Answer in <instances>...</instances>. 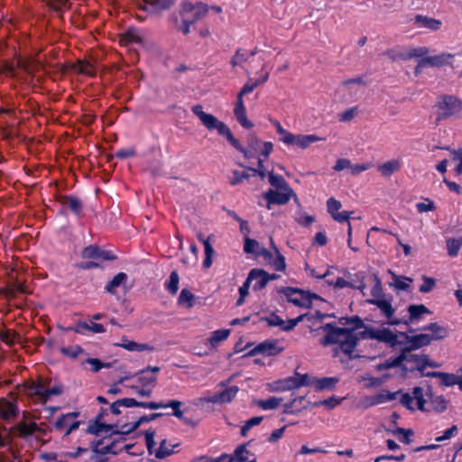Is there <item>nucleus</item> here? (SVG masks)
Masks as SVG:
<instances>
[{
  "mask_svg": "<svg viewBox=\"0 0 462 462\" xmlns=\"http://www.w3.org/2000/svg\"><path fill=\"white\" fill-rule=\"evenodd\" d=\"M143 41L141 32L134 28L128 29L126 32L121 34L120 42L123 45H128L133 43H141Z\"/></svg>",
  "mask_w": 462,
  "mask_h": 462,
  "instance_id": "34",
  "label": "nucleus"
},
{
  "mask_svg": "<svg viewBox=\"0 0 462 462\" xmlns=\"http://www.w3.org/2000/svg\"><path fill=\"white\" fill-rule=\"evenodd\" d=\"M438 115L436 121L439 122L455 116L462 110V100L451 95L442 96L436 105Z\"/></svg>",
  "mask_w": 462,
  "mask_h": 462,
  "instance_id": "7",
  "label": "nucleus"
},
{
  "mask_svg": "<svg viewBox=\"0 0 462 462\" xmlns=\"http://www.w3.org/2000/svg\"><path fill=\"white\" fill-rule=\"evenodd\" d=\"M430 407L426 408V411L432 410L437 412H443L447 409V402L442 395L433 397L432 394H430Z\"/></svg>",
  "mask_w": 462,
  "mask_h": 462,
  "instance_id": "43",
  "label": "nucleus"
},
{
  "mask_svg": "<svg viewBox=\"0 0 462 462\" xmlns=\"http://www.w3.org/2000/svg\"><path fill=\"white\" fill-rule=\"evenodd\" d=\"M244 95L237 93L236 100L234 105V116L238 122V124L245 129L250 130L254 125V123L247 117L246 107L244 101Z\"/></svg>",
  "mask_w": 462,
  "mask_h": 462,
  "instance_id": "18",
  "label": "nucleus"
},
{
  "mask_svg": "<svg viewBox=\"0 0 462 462\" xmlns=\"http://www.w3.org/2000/svg\"><path fill=\"white\" fill-rule=\"evenodd\" d=\"M270 122L275 127L277 134L281 136L280 142L287 147H297L305 150L312 143L324 140V138L316 134H293L286 130L276 119H270Z\"/></svg>",
  "mask_w": 462,
  "mask_h": 462,
  "instance_id": "4",
  "label": "nucleus"
},
{
  "mask_svg": "<svg viewBox=\"0 0 462 462\" xmlns=\"http://www.w3.org/2000/svg\"><path fill=\"white\" fill-rule=\"evenodd\" d=\"M159 367H149L142 371L136 375V384L131 385L139 396L149 397L156 384V373L159 372Z\"/></svg>",
  "mask_w": 462,
  "mask_h": 462,
  "instance_id": "6",
  "label": "nucleus"
},
{
  "mask_svg": "<svg viewBox=\"0 0 462 462\" xmlns=\"http://www.w3.org/2000/svg\"><path fill=\"white\" fill-rule=\"evenodd\" d=\"M36 424L35 423H21L18 426L19 433L23 436L27 437L32 435L36 430Z\"/></svg>",
  "mask_w": 462,
  "mask_h": 462,
  "instance_id": "63",
  "label": "nucleus"
},
{
  "mask_svg": "<svg viewBox=\"0 0 462 462\" xmlns=\"http://www.w3.org/2000/svg\"><path fill=\"white\" fill-rule=\"evenodd\" d=\"M284 347L276 339L265 340L255 346L250 352L251 355L262 354L264 356H275L282 352Z\"/></svg>",
  "mask_w": 462,
  "mask_h": 462,
  "instance_id": "19",
  "label": "nucleus"
},
{
  "mask_svg": "<svg viewBox=\"0 0 462 462\" xmlns=\"http://www.w3.org/2000/svg\"><path fill=\"white\" fill-rule=\"evenodd\" d=\"M179 274L177 272L173 271L171 273L168 282L165 283L166 290L171 294H176L179 289Z\"/></svg>",
  "mask_w": 462,
  "mask_h": 462,
  "instance_id": "51",
  "label": "nucleus"
},
{
  "mask_svg": "<svg viewBox=\"0 0 462 462\" xmlns=\"http://www.w3.org/2000/svg\"><path fill=\"white\" fill-rule=\"evenodd\" d=\"M268 180L269 183L276 189H291L282 176L274 174L272 171L268 173Z\"/></svg>",
  "mask_w": 462,
  "mask_h": 462,
  "instance_id": "45",
  "label": "nucleus"
},
{
  "mask_svg": "<svg viewBox=\"0 0 462 462\" xmlns=\"http://www.w3.org/2000/svg\"><path fill=\"white\" fill-rule=\"evenodd\" d=\"M405 361L415 363L416 364V370L422 373L425 370V363L427 360V355H414L406 353Z\"/></svg>",
  "mask_w": 462,
  "mask_h": 462,
  "instance_id": "44",
  "label": "nucleus"
},
{
  "mask_svg": "<svg viewBox=\"0 0 462 462\" xmlns=\"http://www.w3.org/2000/svg\"><path fill=\"white\" fill-rule=\"evenodd\" d=\"M211 238H213V235L209 236L207 240L203 241L204 245V253L205 259L203 261V266L205 268H209L212 265V257L214 255V249L210 243Z\"/></svg>",
  "mask_w": 462,
  "mask_h": 462,
  "instance_id": "41",
  "label": "nucleus"
},
{
  "mask_svg": "<svg viewBox=\"0 0 462 462\" xmlns=\"http://www.w3.org/2000/svg\"><path fill=\"white\" fill-rule=\"evenodd\" d=\"M401 391L393 393L389 391H382L380 393H377V404L395 400L396 396L399 395Z\"/></svg>",
  "mask_w": 462,
  "mask_h": 462,
  "instance_id": "58",
  "label": "nucleus"
},
{
  "mask_svg": "<svg viewBox=\"0 0 462 462\" xmlns=\"http://www.w3.org/2000/svg\"><path fill=\"white\" fill-rule=\"evenodd\" d=\"M179 447L178 443H171L166 439L160 442V446L154 449V456L157 458L163 459L175 452V448Z\"/></svg>",
  "mask_w": 462,
  "mask_h": 462,
  "instance_id": "32",
  "label": "nucleus"
},
{
  "mask_svg": "<svg viewBox=\"0 0 462 462\" xmlns=\"http://www.w3.org/2000/svg\"><path fill=\"white\" fill-rule=\"evenodd\" d=\"M68 330H71L82 335L86 334L87 331L92 332L94 334H100L106 332V329L102 324L95 323L93 321L78 322L73 328H68Z\"/></svg>",
  "mask_w": 462,
  "mask_h": 462,
  "instance_id": "24",
  "label": "nucleus"
},
{
  "mask_svg": "<svg viewBox=\"0 0 462 462\" xmlns=\"http://www.w3.org/2000/svg\"><path fill=\"white\" fill-rule=\"evenodd\" d=\"M78 416V412H69L61 415L54 423L55 430L63 432L65 436L69 435L79 427L80 422L77 420Z\"/></svg>",
  "mask_w": 462,
  "mask_h": 462,
  "instance_id": "17",
  "label": "nucleus"
},
{
  "mask_svg": "<svg viewBox=\"0 0 462 462\" xmlns=\"http://www.w3.org/2000/svg\"><path fill=\"white\" fill-rule=\"evenodd\" d=\"M282 398L277 397H270L267 400H260L256 402L257 406H259L261 409L268 411V410H274L276 409L280 403L282 402Z\"/></svg>",
  "mask_w": 462,
  "mask_h": 462,
  "instance_id": "49",
  "label": "nucleus"
},
{
  "mask_svg": "<svg viewBox=\"0 0 462 462\" xmlns=\"http://www.w3.org/2000/svg\"><path fill=\"white\" fill-rule=\"evenodd\" d=\"M306 314H301L295 319L283 320L282 318L275 314H272L266 319V322L271 327H279L283 331L292 330L302 319Z\"/></svg>",
  "mask_w": 462,
  "mask_h": 462,
  "instance_id": "21",
  "label": "nucleus"
},
{
  "mask_svg": "<svg viewBox=\"0 0 462 462\" xmlns=\"http://www.w3.org/2000/svg\"><path fill=\"white\" fill-rule=\"evenodd\" d=\"M460 375H457L455 374H448L441 372L439 375V379L441 380L440 383L444 386H453L457 384L458 379Z\"/></svg>",
  "mask_w": 462,
  "mask_h": 462,
  "instance_id": "53",
  "label": "nucleus"
},
{
  "mask_svg": "<svg viewBox=\"0 0 462 462\" xmlns=\"http://www.w3.org/2000/svg\"><path fill=\"white\" fill-rule=\"evenodd\" d=\"M181 402L180 401L172 400L168 403L164 404L162 408H171L173 410V415L179 419L183 417V411L180 409Z\"/></svg>",
  "mask_w": 462,
  "mask_h": 462,
  "instance_id": "60",
  "label": "nucleus"
},
{
  "mask_svg": "<svg viewBox=\"0 0 462 462\" xmlns=\"http://www.w3.org/2000/svg\"><path fill=\"white\" fill-rule=\"evenodd\" d=\"M310 384V379L308 374L295 373L292 376L277 380L273 383L272 388L275 392H285L307 386Z\"/></svg>",
  "mask_w": 462,
  "mask_h": 462,
  "instance_id": "9",
  "label": "nucleus"
},
{
  "mask_svg": "<svg viewBox=\"0 0 462 462\" xmlns=\"http://www.w3.org/2000/svg\"><path fill=\"white\" fill-rule=\"evenodd\" d=\"M282 292L289 302L297 307L309 309L311 306V297L308 292L290 287L283 288Z\"/></svg>",
  "mask_w": 462,
  "mask_h": 462,
  "instance_id": "16",
  "label": "nucleus"
},
{
  "mask_svg": "<svg viewBox=\"0 0 462 462\" xmlns=\"http://www.w3.org/2000/svg\"><path fill=\"white\" fill-rule=\"evenodd\" d=\"M75 70L78 73H80V74H83L86 76H89V77L94 76L96 73L95 67L90 62L86 61V60H79L75 65Z\"/></svg>",
  "mask_w": 462,
  "mask_h": 462,
  "instance_id": "47",
  "label": "nucleus"
},
{
  "mask_svg": "<svg viewBox=\"0 0 462 462\" xmlns=\"http://www.w3.org/2000/svg\"><path fill=\"white\" fill-rule=\"evenodd\" d=\"M347 282H350L351 283L356 285V286H348L349 288L357 289L362 292V294L364 296H366V292H365L366 285L365 283V275L363 273H357L354 275H348Z\"/></svg>",
  "mask_w": 462,
  "mask_h": 462,
  "instance_id": "38",
  "label": "nucleus"
},
{
  "mask_svg": "<svg viewBox=\"0 0 462 462\" xmlns=\"http://www.w3.org/2000/svg\"><path fill=\"white\" fill-rule=\"evenodd\" d=\"M400 394V402L407 409L414 411V408L412 407V402L413 400H416L418 410L421 411H425L427 410L425 407L427 400L424 397V391L421 387L415 386L412 389V394H410L408 393H402V392Z\"/></svg>",
  "mask_w": 462,
  "mask_h": 462,
  "instance_id": "13",
  "label": "nucleus"
},
{
  "mask_svg": "<svg viewBox=\"0 0 462 462\" xmlns=\"http://www.w3.org/2000/svg\"><path fill=\"white\" fill-rule=\"evenodd\" d=\"M406 351L402 348L401 351V354L398 356L391 357L389 358L384 364L377 365V370L382 368H392V367H398L401 365V364L405 361L406 357Z\"/></svg>",
  "mask_w": 462,
  "mask_h": 462,
  "instance_id": "42",
  "label": "nucleus"
},
{
  "mask_svg": "<svg viewBox=\"0 0 462 462\" xmlns=\"http://www.w3.org/2000/svg\"><path fill=\"white\" fill-rule=\"evenodd\" d=\"M256 457L254 453L250 452L246 445H240L233 455L222 454L215 458H208L205 462H255Z\"/></svg>",
  "mask_w": 462,
  "mask_h": 462,
  "instance_id": "10",
  "label": "nucleus"
},
{
  "mask_svg": "<svg viewBox=\"0 0 462 462\" xmlns=\"http://www.w3.org/2000/svg\"><path fill=\"white\" fill-rule=\"evenodd\" d=\"M145 443L150 454L154 455V449L156 448L155 433L152 430H147L144 434Z\"/></svg>",
  "mask_w": 462,
  "mask_h": 462,
  "instance_id": "57",
  "label": "nucleus"
},
{
  "mask_svg": "<svg viewBox=\"0 0 462 462\" xmlns=\"http://www.w3.org/2000/svg\"><path fill=\"white\" fill-rule=\"evenodd\" d=\"M63 206L70 209L73 213L79 215L82 210L81 201L75 197H67L63 199Z\"/></svg>",
  "mask_w": 462,
  "mask_h": 462,
  "instance_id": "48",
  "label": "nucleus"
},
{
  "mask_svg": "<svg viewBox=\"0 0 462 462\" xmlns=\"http://www.w3.org/2000/svg\"><path fill=\"white\" fill-rule=\"evenodd\" d=\"M16 405L10 401L0 400V415L5 420H9L16 415Z\"/></svg>",
  "mask_w": 462,
  "mask_h": 462,
  "instance_id": "35",
  "label": "nucleus"
},
{
  "mask_svg": "<svg viewBox=\"0 0 462 462\" xmlns=\"http://www.w3.org/2000/svg\"><path fill=\"white\" fill-rule=\"evenodd\" d=\"M394 435L400 434L402 435L399 439L401 442L409 444L411 442L410 437L413 435V431L411 430H405L403 428H397L395 430H393Z\"/></svg>",
  "mask_w": 462,
  "mask_h": 462,
  "instance_id": "62",
  "label": "nucleus"
},
{
  "mask_svg": "<svg viewBox=\"0 0 462 462\" xmlns=\"http://www.w3.org/2000/svg\"><path fill=\"white\" fill-rule=\"evenodd\" d=\"M116 346L125 348L130 352H144V351H152L153 347L149 344H140L134 341L129 340L126 337H122L121 343L116 344Z\"/></svg>",
  "mask_w": 462,
  "mask_h": 462,
  "instance_id": "31",
  "label": "nucleus"
},
{
  "mask_svg": "<svg viewBox=\"0 0 462 462\" xmlns=\"http://www.w3.org/2000/svg\"><path fill=\"white\" fill-rule=\"evenodd\" d=\"M409 312L408 319H403L402 323L407 327H411V324H414L420 321L422 319L423 315H429L431 311L423 304H412L410 305L407 309Z\"/></svg>",
  "mask_w": 462,
  "mask_h": 462,
  "instance_id": "23",
  "label": "nucleus"
},
{
  "mask_svg": "<svg viewBox=\"0 0 462 462\" xmlns=\"http://www.w3.org/2000/svg\"><path fill=\"white\" fill-rule=\"evenodd\" d=\"M208 10L209 7L201 2L195 4L189 1L183 2L180 9V31H181L183 34H188L190 32V26L205 17Z\"/></svg>",
  "mask_w": 462,
  "mask_h": 462,
  "instance_id": "5",
  "label": "nucleus"
},
{
  "mask_svg": "<svg viewBox=\"0 0 462 462\" xmlns=\"http://www.w3.org/2000/svg\"><path fill=\"white\" fill-rule=\"evenodd\" d=\"M262 420H263V417L262 416H257V417H254V418L249 419L248 420L245 421V425L242 427L241 434L243 436H245L247 434L248 430L252 427L260 424Z\"/></svg>",
  "mask_w": 462,
  "mask_h": 462,
  "instance_id": "61",
  "label": "nucleus"
},
{
  "mask_svg": "<svg viewBox=\"0 0 462 462\" xmlns=\"http://www.w3.org/2000/svg\"><path fill=\"white\" fill-rule=\"evenodd\" d=\"M114 428L115 426L103 422L101 416H98L96 421L89 426L88 431L90 433L104 436L101 439L97 440L94 445L92 462H105L107 459L106 455H116L125 448L124 442L121 441V435Z\"/></svg>",
  "mask_w": 462,
  "mask_h": 462,
  "instance_id": "2",
  "label": "nucleus"
},
{
  "mask_svg": "<svg viewBox=\"0 0 462 462\" xmlns=\"http://www.w3.org/2000/svg\"><path fill=\"white\" fill-rule=\"evenodd\" d=\"M415 22L420 27L431 29L437 31L440 28L441 22L433 18L422 15H416Z\"/></svg>",
  "mask_w": 462,
  "mask_h": 462,
  "instance_id": "36",
  "label": "nucleus"
},
{
  "mask_svg": "<svg viewBox=\"0 0 462 462\" xmlns=\"http://www.w3.org/2000/svg\"><path fill=\"white\" fill-rule=\"evenodd\" d=\"M60 352L69 357L77 358L80 354L83 353V349L81 346L78 345L63 346L60 348Z\"/></svg>",
  "mask_w": 462,
  "mask_h": 462,
  "instance_id": "54",
  "label": "nucleus"
},
{
  "mask_svg": "<svg viewBox=\"0 0 462 462\" xmlns=\"http://www.w3.org/2000/svg\"><path fill=\"white\" fill-rule=\"evenodd\" d=\"M23 391L26 394L35 397L36 400L44 402V395H46V387L39 382L30 381L23 384Z\"/></svg>",
  "mask_w": 462,
  "mask_h": 462,
  "instance_id": "25",
  "label": "nucleus"
},
{
  "mask_svg": "<svg viewBox=\"0 0 462 462\" xmlns=\"http://www.w3.org/2000/svg\"><path fill=\"white\" fill-rule=\"evenodd\" d=\"M453 57V54L442 52L439 55L423 58L421 65H429V67H443L448 64V60Z\"/></svg>",
  "mask_w": 462,
  "mask_h": 462,
  "instance_id": "30",
  "label": "nucleus"
},
{
  "mask_svg": "<svg viewBox=\"0 0 462 462\" xmlns=\"http://www.w3.org/2000/svg\"><path fill=\"white\" fill-rule=\"evenodd\" d=\"M402 162L399 159H393L388 162H383L382 165L377 167L381 176L384 178H389L394 172H397L401 170Z\"/></svg>",
  "mask_w": 462,
  "mask_h": 462,
  "instance_id": "28",
  "label": "nucleus"
},
{
  "mask_svg": "<svg viewBox=\"0 0 462 462\" xmlns=\"http://www.w3.org/2000/svg\"><path fill=\"white\" fill-rule=\"evenodd\" d=\"M193 114L199 117L201 124L208 130H217L218 134L225 136L229 143L239 151L245 158H253L258 152L260 146L263 141H261L257 137H252L245 148L240 142L233 135L230 128L218 118L211 114H208L203 111V107L200 105L193 106L191 108Z\"/></svg>",
  "mask_w": 462,
  "mask_h": 462,
  "instance_id": "3",
  "label": "nucleus"
},
{
  "mask_svg": "<svg viewBox=\"0 0 462 462\" xmlns=\"http://www.w3.org/2000/svg\"><path fill=\"white\" fill-rule=\"evenodd\" d=\"M377 342H384L391 347L404 345L403 338L388 328H377Z\"/></svg>",
  "mask_w": 462,
  "mask_h": 462,
  "instance_id": "22",
  "label": "nucleus"
},
{
  "mask_svg": "<svg viewBox=\"0 0 462 462\" xmlns=\"http://www.w3.org/2000/svg\"><path fill=\"white\" fill-rule=\"evenodd\" d=\"M194 300H195V296L193 293H191L187 289L181 290L179 299H178V303L180 305L190 309L194 305Z\"/></svg>",
  "mask_w": 462,
  "mask_h": 462,
  "instance_id": "46",
  "label": "nucleus"
},
{
  "mask_svg": "<svg viewBox=\"0 0 462 462\" xmlns=\"http://www.w3.org/2000/svg\"><path fill=\"white\" fill-rule=\"evenodd\" d=\"M325 337L321 340L323 346H331L333 356L344 359H354L359 356L356 349L357 342L363 338H375V330L356 328H340L332 324L321 327Z\"/></svg>",
  "mask_w": 462,
  "mask_h": 462,
  "instance_id": "1",
  "label": "nucleus"
},
{
  "mask_svg": "<svg viewBox=\"0 0 462 462\" xmlns=\"http://www.w3.org/2000/svg\"><path fill=\"white\" fill-rule=\"evenodd\" d=\"M257 53L256 49L254 51H247L244 49H239L236 51V54L231 60V65L233 67L238 66L243 62L249 60L250 57L254 56Z\"/></svg>",
  "mask_w": 462,
  "mask_h": 462,
  "instance_id": "37",
  "label": "nucleus"
},
{
  "mask_svg": "<svg viewBox=\"0 0 462 462\" xmlns=\"http://www.w3.org/2000/svg\"><path fill=\"white\" fill-rule=\"evenodd\" d=\"M239 388L237 386H230L224 389L222 392L209 394L207 393L199 397L197 401L198 404L213 403V404H223L228 403L234 400L236 396Z\"/></svg>",
  "mask_w": 462,
  "mask_h": 462,
  "instance_id": "11",
  "label": "nucleus"
},
{
  "mask_svg": "<svg viewBox=\"0 0 462 462\" xmlns=\"http://www.w3.org/2000/svg\"><path fill=\"white\" fill-rule=\"evenodd\" d=\"M273 151V143L270 141H263L257 153L259 154V158H262L264 161L269 158Z\"/></svg>",
  "mask_w": 462,
  "mask_h": 462,
  "instance_id": "55",
  "label": "nucleus"
},
{
  "mask_svg": "<svg viewBox=\"0 0 462 462\" xmlns=\"http://www.w3.org/2000/svg\"><path fill=\"white\" fill-rule=\"evenodd\" d=\"M291 197L297 199L292 189H269L263 194V198L267 201L266 208L271 209V205H285L289 202Z\"/></svg>",
  "mask_w": 462,
  "mask_h": 462,
  "instance_id": "14",
  "label": "nucleus"
},
{
  "mask_svg": "<svg viewBox=\"0 0 462 462\" xmlns=\"http://www.w3.org/2000/svg\"><path fill=\"white\" fill-rule=\"evenodd\" d=\"M271 247L273 249V252L268 251L265 248H262L260 251V255H262L264 260L277 272H284L286 269V263L284 256L280 253L273 238H270Z\"/></svg>",
  "mask_w": 462,
  "mask_h": 462,
  "instance_id": "12",
  "label": "nucleus"
},
{
  "mask_svg": "<svg viewBox=\"0 0 462 462\" xmlns=\"http://www.w3.org/2000/svg\"><path fill=\"white\" fill-rule=\"evenodd\" d=\"M338 382L336 377H324L319 379L310 380V384H314L318 390H325L333 388Z\"/></svg>",
  "mask_w": 462,
  "mask_h": 462,
  "instance_id": "40",
  "label": "nucleus"
},
{
  "mask_svg": "<svg viewBox=\"0 0 462 462\" xmlns=\"http://www.w3.org/2000/svg\"><path fill=\"white\" fill-rule=\"evenodd\" d=\"M328 211L331 217L337 222H344L349 218L347 211L339 212L341 203L334 198H330L327 201Z\"/></svg>",
  "mask_w": 462,
  "mask_h": 462,
  "instance_id": "26",
  "label": "nucleus"
},
{
  "mask_svg": "<svg viewBox=\"0 0 462 462\" xmlns=\"http://www.w3.org/2000/svg\"><path fill=\"white\" fill-rule=\"evenodd\" d=\"M462 245V238H448L447 239L448 254L451 257L457 255Z\"/></svg>",
  "mask_w": 462,
  "mask_h": 462,
  "instance_id": "50",
  "label": "nucleus"
},
{
  "mask_svg": "<svg viewBox=\"0 0 462 462\" xmlns=\"http://www.w3.org/2000/svg\"><path fill=\"white\" fill-rule=\"evenodd\" d=\"M377 309L380 310V314L382 317L385 319V320L382 321V324H387L392 326H398L402 323V319H398L394 316L396 308L392 305L391 300L382 299L377 294Z\"/></svg>",
  "mask_w": 462,
  "mask_h": 462,
  "instance_id": "15",
  "label": "nucleus"
},
{
  "mask_svg": "<svg viewBox=\"0 0 462 462\" xmlns=\"http://www.w3.org/2000/svg\"><path fill=\"white\" fill-rule=\"evenodd\" d=\"M171 5V0H140L138 5L140 9L153 13L168 8Z\"/></svg>",
  "mask_w": 462,
  "mask_h": 462,
  "instance_id": "27",
  "label": "nucleus"
},
{
  "mask_svg": "<svg viewBox=\"0 0 462 462\" xmlns=\"http://www.w3.org/2000/svg\"><path fill=\"white\" fill-rule=\"evenodd\" d=\"M99 249L97 246H88L82 252V257L85 259L98 260Z\"/></svg>",
  "mask_w": 462,
  "mask_h": 462,
  "instance_id": "64",
  "label": "nucleus"
},
{
  "mask_svg": "<svg viewBox=\"0 0 462 462\" xmlns=\"http://www.w3.org/2000/svg\"><path fill=\"white\" fill-rule=\"evenodd\" d=\"M230 334L231 330L227 328L215 330L207 339L206 344L208 345L210 348H216L221 342L226 340Z\"/></svg>",
  "mask_w": 462,
  "mask_h": 462,
  "instance_id": "33",
  "label": "nucleus"
},
{
  "mask_svg": "<svg viewBox=\"0 0 462 462\" xmlns=\"http://www.w3.org/2000/svg\"><path fill=\"white\" fill-rule=\"evenodd\" d=\"M429 53V49L426 47H419V48H412L410 49L406 54L405 59H411V58H425L424 56Z\"/></svg>",
  "mask_w": 462,
  "mask_h": 462,
  "instance_id": "56",
  "label": "nucleus"
},
{
  "mask_svg": "<svg viewBox=\"0 0 462 462\" xmlns=\"http://www.w3.org/2000/svg\"><path fill=\"white\" fill-rule=\"evenodd\" d=\"M127 275L124 273H117L106 286V291L111 294L116 292V289L126 282Z\"/></svg>",
  "mask_w": 462,
  "mask_h": 462,
  "instance_id": "39",
  "label": "nucleus"
},
{
  "mask_svg": "<svg viewBox=\"0 0 462 462\" xmlns=\"http://www.w3.org/2000/svg\"><path fill=\"white\" fill-rule=\"evenodd\" d=\"M247 278L253 283L254 290H262L270 281L275 280L277 275L270 274L261 269H253L250 271Z\"/></svg>",
  "mask_w": 462,
  "mask_h": 462,
  "instance_id": "20",
  "label": "nucleus"
},
{
  "mask_svg": "<svg viewBox=\"0 0 462 462\" xmlns=\"http://www.w3.org/2000/svg\"><path fill=\"white\" fill-rule=\"evenodd\" d=\"M420 330L426 331H431L432 334L430 335V337H431V341L433 340H440L448 337V330L446 327L439 325L437 322L430 323L427 326H424L420 328Z\"/></svg>",
  "mask_w": 462,
  "mask_h": 462,
  "instance_id": "29",
  "label": "nucleus"
},
{
  "mask_svg": "<svg viewBox=\"0 0 462 462\" xmlns=\"http://www.w3.org/2000/svg\"><path fill=\"white\" fill-rule=\"evenodd\" d=\"M418 330H420V328L409 327L406 332H400V337L403 338L404 345H406L403 349L407 353L427 346L432 342L431 337H430V334L420 333L418 335H411Z\"/></svg>",
  "mask_w": 462,
  "mask_h": 462,
  "instance_id": "8",
  "label": "nucleus"
},
{
  "mask_svg": "<svg viewBox=\"0 0 462 462\" xmlns=\"http://www.w3.org/2000/svg\"><path fill=\"white\" fill-rule=\"evenodd\" d=\"M251 282L249 281L248 278H246L245 282H244V284L239 288V299L237 300L236 301V305L237 306H241L244 302H245V297L248 295L249 293V288H250V285H251Z\"/></svg>",
  "mask_w": 462,
  "mask_h": 462,
  "instance_id": "59",
  "label": "nucleus"
},
{
  "mask_svg": "<svg viewBox=\"0 0 462 462\" xmlns=\"http://www.w3.org/2000/svg\"><path fill=\"white\" fill-rule=\"evenodd\" d=\"M262 248H260L259 243L251 239L250 237L245 238L244 251L247 254H259Z\"/></svg>",
  "mask_w": 462,
  "mask_h": 462,
  "instance_id": "52",
  "label": "nucleus"
}]
</instances>
